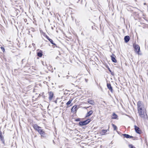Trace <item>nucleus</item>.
Returning <instances> with one entry per match:
<instances>
[{"label": "nucleus", "instance_id": "5701e85b", "mask_svg": "<svg viewBox=\"0 0 148 148\" xmlns=\"http://www.w3.org/2000/svg\"><path fill=\"white\" fill-rule=\"evenodd\" d=\"M0 138L1 139V140H2L3 139V138L2 136V135L1 136H0Z\"/></svg>", "mask_w": 148, "mask_h": 148}, {"label": "nucleus", "instance_id": "6ab92c4d", "mask_svg": "<svg viewBox=\"0 0 148 148\" xmlns=\"http://www.w3.org/2000/svg\"><path fill=\"white\" fill-rule=\"evenodd\" d=\"M48 39L50 41V42H51V43L55 45L54 43H53V40L51 39Z\"/></svg>", "mask_w": 148, "mask_h": 148}, {"label": "nucleus", "instance_id": "6e6552de", "mask_svg": "<svg viewBox=\"0 0 148 148\" xmlns=\"http://www.w3.org/2000/svg\"><path fill=\"white\" fill-rule=\"evenodd\" d=\"M109 130H103L101 132H100V134L101 135H103L105 134L107 132V131H108Z\"/></svg>", "mask_w": 148, "mask_h": 148}, {"label": "nucleus", "instance_id": "aec40b11", "mask_svg": "<svg viewBox=\"0 0 148 148\" xmlns=\"http://www.w3.org/2000/svg\"><path fill=\"white\" fill-rule=\"evenodd\" d=\"M114 130H116V126L114 124H112Z\"/></svg>", "mask_w": 148, "mask_h": 148}, {"label": "nucleus", "instance_id": "1a4fd4ad", "mask_svg": "<svg viewBox=\"0 0 148 148\" xmlns=\"http://www.w3.org/2000/svg\"><path fill=\"white\" fill-rule=\"evenodd\" d=\"M112 61L114 62H116V60L115 58V56L113 54L111 55L110 56Z\"/></svg>", "mask_w": 148, "mask_h": 148}, {"label": "nucleus", "instance_id": "2eb2a0df", "mask_svg": "<svg viewBox=\"0 0 148 148\" xmlns=\"http://www.w3.org/2000/svg\"><path fill=\"white\" fill-rule=\"evenodd\" d=\"M93 113V111L90 110L89 112H88L86 116H88L91 115Z\"/></svg>", "mask_w": 148, "mask_h": 148}, {"label": "nucleus", "instance_id": "0eeeda50", "mask_svg": "<svg viewBox=\"0 0 148 148\" xmlns=\"http://www.w3.org/2000/svg\"><path fill=\"white\" fill-rule=\"evenodd\" d=\"M49 99L50 101H51L52 100L53 95V93L52 92H49Z\"/></svg>", "mask_w": 148, "mask_h": 148}, {"label": "nucleus", "instance_id": "dca6fc26", "mask_svg": "<svg viewBox=\"0 0 148 148\" xmlns=\"http://www.w3.org/2000/svg\"><path fill=\"white\" fill-rule=\"evenodd\" d=\"M117 115L115 114L114 113L112 114V118L113 119H116L117 118Z\"/></svg>", "mask_w": 148, "mask_h": 148}, {"label": "nucleus", "instance_id": "ddd939ff", "mask_svg": "<svg viewBox=\"0 0 148 148\" xmlns=\"http://www.w3.org/2000/svg\"><path fill=\"white\" fill-rule=\"evenodd\" d=\"M107 86L108 88L109 89V90L112 92V89L110 84L109 83L107 84Z\"/></svg>", "mask_w": 148, "mask_h": 148}, {"label": "nucleus", "instance_id": "4468645a", "mask_svg": "<svg viewBox=\"0 0 148 148\" xmlns=\"http://www.w3.org/2000/svg\"><path fill=\"white\" fill-rule=\"evenodd\" d=\"M88 103L92 105H94L95 104V102L92 100H88Z\"/></svg>", "mask_w": 148, "mask_h": 148}, {"label": "nucleus", "instance_id": "9b49d317", "mask_svg": "<svg viewBox=\"0 0 148 148\" xmlns=\"http://www.w3.org/2000/svg\"><path fill=\"white\" fill-rule=\"evenodd\" d=\"M123 135L125 138H131L133 137L132 136H130L127 134H123Z\"/></svg>", "mask_w": 148, "mask_h": 148}, {"label": "nucleus", "instance_id": "f3484780", "mask_svg": "<svg viewBox=\"0 0 148 148\" xmlns=\"http://www.w3.org/2000/svg\"><path fill=\"white\" fill-rule=\"evenodd\" d=\"M72 101V100H70L66 103V104L67 105V107H68L70 106L69 105V104H71V103Z\"/></svg>", "mask_w": 148, "mask_h": 148}, {"label": "nucleus", "instance_id": "f257e3e1", "mask_svg": "<svg viewBox=\"0 0 148 148\" xmlns=\"http://www.w3.org/2000/svg\"><path fill=\"white\" fill-rule=\"evenodd\" d=\"M33 127L34 129L37 131L38 132L42 137H45V133L43 130L40 127L38 126L37 125L35 124L33 125Z\"/></svg>", "mask_w": 148, "mask_h": 148}, {"label": "nucleus", "instance_id": "20e7f679", "mask_svg": "<svg viewBox=\"0 0 148 148\" xmlns=\"http://www.w3.org/2000/svg\"><path fill=\"white\" fill-rule=\"evenodd\" d=\"M90 121V119H88L86 121L79 122V124L81 126L85 125L89 123Z\"/></svg>", "mask_w": 148, "mask_h": 148}, {"label": "nucleus", "instance_id": "7ed1b4c3", "mask_svg": "<svg viewBox=\"0 0 148 148\" xmlns=\"http://www.w3.org/2000/svg\"><path fill=\"white\" fill-rule=\"evenodd\" d=\"M139 116L141 118L144 119L146 116V111H138Z\"/></svg>", "mask_w": 148, "mask_h": 148}, {"label": "nucleus", "instance_id": "f8f14e48", "mask_svg": "<svg viewBox=\"0 0 148 148\" xmlns=\"http://www.w3.org/2000/svg\"><path fill=\"white\" fill-rule=\"evenodd\" d=\"M124 40L125 42H127L130 40V37L128 36H126L124 38Z\"/></svg>", "mask_w": 148, "mask_h": 148}, {"label": "nucleus", "instance_id": "f03ea898", "mask_svg": "<svg viewBox=\"0 0 148 148\" xmlns=\"http://www.w3.org/2000/svg\"><path fill=\"white\" fill-rule=\"evenodd\" d=\"M138 111H146L145 106L141 101H138L137 103Z\"/></svg>", "mask_w": 148, "mask_h": 148}, {"label": "nucleus", "instance_id": "4be33fe9", "mask_svg": "<svg viewBox=\"0 0 148 148\" xmlns=\"http://www.w3.org/2000/svg\"><path fill=\"white\" fill-rule=\"evenodd\" d=\"M130 146L131 147L130 148H135L134 146H133L132 145H130Z\"/></svg>", "mask_w": 148, "mask_h": 148}, {"label": "nucleus", "instance_id": "423d86ee", "mask_svg": "<svg viewBox=\"0 0 148 148\" xmlns=\"http://www.w3.org/2000/svg\"><path fill=\"white\" fill-rule=\"evenodd\" d=\"M134 128L135 131L137 133L140 134L141 132V131L140 129L136 125L134 126Z\"/></svg>", "mask_w": 148, "mask_h": 148}, {"label": "nucleus", "instance_id": "a211bd4d", "mask_svg": "<svg viewBox=\"0 0 148 148\" xmlns=\"http://www.w3.org/2000/svg\"><path fill=\"white\" fill-rule=\"evenodd\" d=\"M37 55L38 56L40 57H41L42 55V53H41V52H38V54H37Z\"/></svg>", "mask_w": 148, "mask_h": 148}, {"label": "nucleus", "instance_id": "9d476101", "mask_svg": "<svg viewBox=\"0 0 148 148\" xmlns=\"http://www.w3.org/2000/svg\"><path fill=\"white\" fill-rule=\"evenodd\" d=\"M77 106H74L71 109L72 112H76L77 110Z\"/></svg>", "mask_w": 148, "mask_h": 148}, {"label": "nucleus", "instance_id": "412c9836", "mask_svg": "<svg viewBox=\"0 0 148 148\" xmlns=\"http://www.w3.org/2000/svg\"><path fill=\"white\" fill-rule=\"evenodd\" d=\"M1 48L2 50L3 51V52H4V51H5V49H4V48L3 47H1Z\"/></svg>", "mask_w": 148, "mask_h": 148}, {"label": "nucleus", "instance_id": "b1692460", "mask_svg": "<svg viewBox=\"0 0 148 148\" xmlns=\"http://www.w3.org/2000/svg\"><path fill=\"white\" fill-rule=\"evenodd\" d=\"M2 132L1 131H0V136H1L2 135Z\"/></svg>", "mask_w": 148, "mask_h": 148}, {"label": "nucleus", "instance_id": "39448f33", "mask_svg": "<svg viewBox=\"0 0 148 148\" xmlns=\"http://www.w3.org/2000/svg\"><path fill=\"white\" fill-rule=\"evenodd\" d=\"M134 49L135 51L136 52L138 55L140 54L139 53V52L140 51V47L138 45H135L134 46Z\"/></svg>", "mask_w": 148, "mask_h": 148}]
</instances>
